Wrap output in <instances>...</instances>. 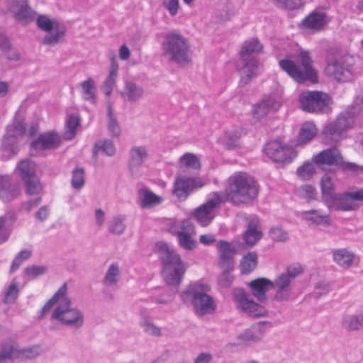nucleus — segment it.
I'll list each match as a JSON object with an SVG mask.
<instances>
[{
    "mask_svg": "<svg viewBox=\"0 0 363 363\" xmlns=\"http://www.w3.org/2000/svg\"><path fill=\"white\" fill-rule=\"evenodd\" d=\"M258 193L259 186L252 177L245 172H235L228 180L225 194L219 191L209 194L206 201L193 210L191 216L199 225L207 227L226 201L235 206L248 205L257 199Z\"/></svg>",
    "mask_w": 363,
    "mask_h": 363,
    "instance_id": "f257e3e1",
    "label": "nucleus"
},
{
    "mask_svg": "<svg viewBox=\"0 0 363 363\" xmlns=\"http://www.w3.org/2000/svg\"><path fill=\"white\" fill-rule=\"evenodd\" d=\"M68 287L67 283H64L53 296L45 303L42 308L39 319H43L50 312L52 308L56 307L52 312L50 319L56 320L62 325L79 329L82 328L84 322L83 312L76 308L72 307V301L67 296Z\"/></svg>",
    "mask_w": 363,
    "mask_h": 363,
    "instance_id": "f03ea898",
    "label": "nucleus"
},
{
    "mask_svg": "<svg viewBox=\"0 0 363 363\" xmlns=\"http://www.w3.org/2000/svg\"><path fill=\"white\" fill-rule=\"evenodd\" d=\"M263 45L256 38L245 40L239 52V59L236 62V69L238 71L242 86L248 84L253 78L258 75L259 62L255 57L263 52Z\"/></svg>",
    "mask_w": 363,
    "mask_h": 363,
    "instance_id": "7ed1b4c3",
    "label": "nucleus"
},
{
    "mask_svg": "<svg viewBox=\"0 0 363 363\" xmlns=\"http://www.w3.org/2000/svg\"><path fill=\"white\" fill-rule=\"evenodd\" d=\"M156 249L162 264V277L169 286H178L186 272V264L179 255L164 242L156 244Z\"/></svg>",
    "mask_w": 363,
    "mask_h": 363,
    "instance_id": "20e7f679",
    "label": "nucleus"
},
{
    "mask_svg": "<svg viewBox=\"0 0 363 363\" xmlns=\"http://www.w3.org/2000/svg\"><path fill=\"white\" fill-rule=\"evenodd\" d=\"M210 291L208 284L199 281L189 284L180 296L183 302L191 303L196 315L203 316L214 313L216 308L213 298L208 294Z\"/></svg>",
    "mask_w": 363,
    "mask_h": 363,
    "instance_id": "39448f33",
    "label": "nucleus"
},
{
    "mask_svg": "<svg viewBox=\"0 0 363 363\" xmlns=\"http://www.w3.org/2000/svg\"><path fill=\"white\" fill-rule=\"evenodd\" d=\"M162 49L164 57L179 66H186L191 61L190 43L177 33H169L164 36Z\"/></svg>",
    "mask_w": 363,
    "mask_h": 363,
    "instance_id": "423d86ee",
    "label": "nucleus"
},
{
    "mask_svg": "<svg viewBox=\"0 0 363 363\" xmlns=\"http://www.w3.org/2000/svg\"><path fill=\"white\" fill-rule=\"evenodd\" d=\"M312 60L308 52L300 50L296 58V62L290 60L279 61L280 67L298 82L310 81L318 82L315 71L312 67Z\"/></svg>",
    "mask_w": 363,
    "mask_h": 363,
    "instance_id": "0eeeda50",
    "label": "nucleus"
},
{
    "mask_svg": "<svg viewBox=\"0 0 363 363\" xmlns=\"http://www.w3.org/2000/svg\"><path fill=\"white\" fill-rule=\"evenodd\" d=\"M354 60L352 55H343L329 62L325 72L337 82H347L354 78Z\"/></svg>",
    "mask_w": 363,
    "mask_h": 363,
    "instance_id": "6e6552de",
    "label": "nucleus"
},
{
    "mask_svg": "<svg viewBox=\"0 0 363 363\" xmlns=\"http://www.w3.org/2000/svg\"><path fill=\"white\" fill-rule=\"evenodd\" d=\"M36 24L40 30L46 32L42 41L43 45L52 47L63 42L66 28L57 20L50 19L44 15H40L37 18Z\"/></svg>",
    "mask_w": 363,
    "mask_h": 363,
    "instance_id": "1a4fd4ad",
    "label": "nucleus"
},
{
    "mask_svg": "<svg viewBox=\"0 0 363 363\" xmlns=\"http://www.w3.org/2000/svg\"><path fill=\"white\" fill-rule=\"evenodd\" d=\"M355 201L363 202V188L342 194L335 193L325 200L324 203L331 211H350L357 208Z\"/></svg>",
    "mask_w": 363,
    "mask_h": 363,
    "instance_id": "9d476101",
    "label": "nucleus"
},
{
    "mask_svg": "<svg viewBox=\"0 0 363 363\" xmlns=\"http://www.w3.org/2000/svg\"><path fill=\"white\" fill-rule=\"evenodd\" d=\"M232 298L236 308L250 316L258 318L267 315L265 308L255 302L242 288H235L233 290Z\"/></svg>",
    "mask_w": 363,
    "mask_h": 363,
    "instance_id": "9b49d317",
    "label": "nucleus"
},
{
    "mask_svg": "<svg viewBox=\"0 0 363 363\" xmlns=\"http://www.w3.org/2000/svg\"><path fill=\"white\" fill-rule=\"evenodd\" d=\"M299 100L301 108L311 113L324 111L331 101L328 94L318 91H304L301 94Z\"/></svg>",
    "mask_w": 363,
    "mask_h": 363,
    "instance_id": "f8f14e48",
    "label": "nucleus"
},
{
    "mask_svg": "<svg viewBox=\"0 0 363 363\" xmlns=\"http://www.w3.org/2000/svg\"><path fill=\"white\" fill-rule=\"evenodd\" d=\"M264 151L267 156L275 162H290L296 157V150L274 140L266 144Z\"/></svg>",
    "mask_w": 363,
    "mask_h": 363,
    "instance_id": "ddd939ff",
    "label": "nucleus"
},
{
    "mask_svg": "<svg viewBox=\"0 0 363 363\" xmlns=\"http://www.w3.org/2000/svg\"><path fill=\"white\" fill-rule=\"evenodd\" d=\"M203 186V184L196 178L178 176L174 180L172 192L179 200L184 201L194 189Z\"/></svg>",
    "mask_w": 363,
    "mask_h": 363,
    "instance_id": "4468645a",
    "label": "nucleus"
},
{
    "mask_svg": "<svg viewBox=\"0 0 363 363\" xmlns=\"http://www.w3.org/2000/svg\"><path fill=\"white\" fill-rule=\"evenodd\" d=\"M25 130L24 125L20 121H14L8 125L2 142V147L4 150L10 152L12 155H16L18 150L17 141L20 137L23 135Z\"/></svg>",
    "mask_w": 363,
    "mask_h": 363,
    "instance_id": "2eb2a0df",
    "label": "nucleus"
},
{
    "mask_svg": "<svg viewBox=\"0 0 363 363\" xmlns=\"http://www.w3.org/2000/svg\"><path fill=\"white\" fill-rule=\"evenodd\" d=\"M60 144V138L56 133H44L40 134L36 140L30 143L31 155H35L38 151L56 148Z\"/></svg>",
    "mask_w": 363,
    "mask_h": 363,
    "instance_id": "dca6fc26",
    "label": "nucleus"
},
{
    "mask_svg": "<svg viewBox=\"0 0 363 363\" xmlns=\"http://www.w3.org/2000/svg\"><path fill=\"white\" fill-rule=\"evenodd\" d=\"M312 162L317 166L325 169L324 166H339L342 163V156L338 149L330 147L314 155Z\"/></svg>",
    "mask_w": 363,
    "mask_h": 363,
    "instance_id": "f3484780",
    "label": "nucleus"
},
{
    "mask_svg": "<svg viewBox=\"0 0 363 363\" xmlns=\"http://www.w3.org/2000/svg\"><path fill=\"white\" fill-rule=\"evenodd\" d=\"M280 101L273 96H268L253 106V117L257 120L265 118L271 111H277L281 107Z\"/></svg>",
    "mask_w": 363,
    "mask_h": 363,
    "instance_id": "a211bd4d",
    "label": "nucleus"
},
{
    "mask_svg": "<svg viewBox=\"0 0 363 363\" xmlns=\"http://www.w3.org/2000/svg\"><path fill=\"white\" fill-rule=\"evenodd\" d=\"M272 285V281L267 278H257L247 283L252 295L261 303L267 301L266 293Z\"/></svg>",
    "mask_w": 363,
    "mask_h": 363,
    "instance_id": "6ab92c4d",
    "label": "nucleus"
},
{
    "mask_svg": "<svg viewBox=\"0 0 363 363\" xmlns=\"http://www.w3.org/2000/svg\"><path fill=\"white\" fill-rule=\"evenodd\" d=\"M303 273V268L298 264L289 266L286 272L281 273L272 281V285H280L286 289H292L291 284L294 279Z\"/></svg>",
    "mask_w": 363,
    "mask_h": 363,
    "instance_id": "aec40b11",
    "label": "nucleus"
},
{
    "mask_svg": "<svg viewBox=\"0 0 363 363\" xmlns=\"http://www.w3.org/2000/svg\"><path fill=\"white\" fill-rule=\"evenodd\" d=\"M303 28L312 32L322 30L327 23V15L325 12L314 11L308 15L301 22Z\"/></svg>",
    "mask_w": 363,
    "mask_h": 363,
    "instance_id": "412c9836",
    "label": "nucleus"
},
{
    "mask_svg": "<svg viewBox=\"0 0 363 363\" xmlns=\"http://www.w3.org/2000/svg\"><path fill=\"white\" fill-rule=\"evenodd\" d=\"M332 255L333 262L344 269L352 267L356 257L354 252L347 247L333 250Z\"/></svg>",
    "mask_w": 363,
    "mask_h": 363,
    "instance_id": "4be33fe9",
    "label": "nucleus"
},
{
    "mask_svg": "<svg viewBox=\"0 0 363 363\" xmlns=\"http://www.w3.org/2000/svg\"><path fill=\"white\" fill-rule=\"evenodd\" d=\"M342 328L347 332L363 328V311L357 313H345L341 319Z\"/></svg>",
    "mask_w": 363,
    "mask_h": 363,
    "instance_id": "5701e85b",
    "label": "nucleus"
},
{
    "mask_svg": "<svg viewBox=\"0 0 363 363\" xmlns=\"http://www.w3.org/2000/svg\"><path fill=\"white\" fill-rule=\"evenodd\" d=\"M301 218L307 222L317 225L329 226L331 220L329 215L323 213L319 210L311 209L301 213Z\"/></svg>",
    "mask_w": 363,
    "mask_h": 363,
    "instance_id": "b1692460",
    "label": "nucleus"
},
{
    "mask_svg": "<svg viewBox=\"0 0 363 363\" xmlns=\"http://www.w3.org/2000/svg\"><path fill=\"white\" fill-rule=\"evenodd\" d=\"M121 277V269L117 263L111 264L102 279V284L108 289H115L118 286Z\"/></svg>",
    "mask_w": 363,
    "mask_h": 363,
    "instance_id": "393cba45",
    "label": "nucleus"
},
{
    "mask_svg": "<svg viewBox=\"0 0 363 363\" xmlns=\"http://www.w3.org/2000/svg\"><path fill=\"white\" fill-rule=\"evenodd\" d=\"M18 194V186L11 184L8 177L0 175V198L7 202L16 198Z\"/></svg>",
    "mask_w": 363,
    "mask_h": 363,
    "instance_id": "a878e982",
    "label": "nucleus"
},
{
    "mask_svg": "<svg viewBox=\"0 0 363 363\" xmlns=\"http://www.w3.org/2000/svg\"><path fill=\"white\" fill-rule=\"evenodd\" d=\"M140 196V205L142 208L150 209L160 205L163 201V198L157 195L147 189H141L139 191Z\"/></svg>",
    "mask_w": 363,
    "mask_h": 363,
    "instance_id": "bb28decb",
    "label": "nucleus"
},
{
    "mask_svg": "<svg viewBox=\"0 0 363 363\" xmlns=\"http://www.w3.org/2000/svg\"><path fill=\"white\" fill-rule=\"evenodd\" d=\"M258 221L252 219L248 223L247 229L243 234L245 243L249 246H253L262 237V233L257 229Z\"/></svg>",
    "mask_w": 363,
    "mask_h": 363,
    "instance_id": "cd10ccee",
    "label": "nucleus"
},
{
    "mask_svg": "<svg viewBox=\"0 0 363 363\" xmlns=\"http://www.w3.org/2000/svg\"><path fill=\"white\" fill-rule=\"evenodd\" d=\"M16 342L8 340L0 345V363H12L16 359Z\"/></svg>",
    "mask_w": 363,
    "mask_h": 363,
    "instance_id": "c85d7f7f",
    "label": "nucleus"
},
{
    "mask_svg": "<svg viewBox=\"0 0 363 363\" xmlns=\"http://www.w3.org/2000/svg\"><path fill=\"white\" fill-rule=\"evenodd\" d=\"M317 133L315 125L311 122L304 123L299 131L296 145H303L313 140Z\"/></svg>",
    "mask_w": 363,
    "mask_h": 363,
    "instance_id": "c756f323",
    "label": "nucleus"
},
{
    "mask_svg": "<svg viewBox=\"0 0 363 363\" xmlns=\"http://www.w3.org/2000/svg\"><path fill=\"white\" fill-rule=\"evenodd\" d=\"M167 230L177 238L186 231H194V224L189 220H174L167 225Z\"/></svg>",
    "mask_w": 363,
    "mask_h": 363,
    "instance_id": "7c9ffc66",
    "label": "nucleus"
},
{
    "mask_svg": "<svg viewBox=\"0 0 363 363\" xmlns=\"http://www.w3.org/2000/svg\"><path fill=\"white\" fill-rule=\"evenodd\" d=\"M16 171L19 174L23 181L37 176L35 174V164L28 159L20 162L16 168Z\"/></svg>",
    "mask_w": 363,
    "mask_h": 363,
    "instance_id": "2f4dec72",
    "label": "nucleus"
},
{
    "mask_svg": "<svg viewBox=\"0 0 363 363\" xmlns=\"http://www.w3.org/2000/svg\"><path fill=\"white\" fill-rule=\"evenodd\" d=\"M14 18L20 22L28 23L33 21L36 17L37 13L28 5V3L21 6L13 13Z\"/></svg>",
    "mask_w": 363,
    "mask_h": 363,
    "instance_id": "473e14b6",
    "label": "nucleus"
},
{
    "mask_svg": "<svg viewBox=\"0 0 363 363\" xmlns=\"http://www.w3.org/2000/svg\"><path fill=\"white\" fill-rule=\"evenodd\" d=\"M83 99L91 103L96 102V86L94 80L89 77L80 84Z\"/></svg>",
    "mask_w": 363,
    "mask_h": 363,
    "instance_id": "72a5a7b5",
    "label": "nucleus"
},
{
    "mask_svg": "<svg viewBox=\"0 0 363 363\" xmlns=\"http://www.w3.org/2000/svg\"><path fill=\"white\" fill-rule=\"evenodd\" d=\"M16 359H31L38 357L42 353V350L39 345H33L32 347L19 349L16 342Z\"/></svg>",
    "mask_w": 363,
    "mask_h": 363,
    "instance_id": "f704fd0d",
    "label": "nucleus"
},
{
    "mask_svg": "<svg viewBox=\"0 0 363 363\" xmlns=\"http://www.w3.org/2000/svg\"><path fill=\"white\" fill-rule=\"evenodd\" d=\"M241 135L242 131L240 129L226 131L223 138L225 147L228 150L238 147L240 145Z\"/></svg>",
    "mask_w": 363,
    "mask_h": 363,
    "instance_id": "c9c22d12",
    "label": "nucleus"
},
{
    "mask_svg": "<svg viewBox=\"0 0 363 363\" xmlns=\"http://www.w3.org/2000/svg\"><path fill=\"white\" fill-rule=\"evenodd\" d=\"M257 264V255L255 252H249L245 255L240 262V269L242 274H249L253 271Z\"/></svg>",
    "mask_w": 363,
    "mask_h": 363,
    "instance_id": "e433bc0d",
    "label": "nucleus"
},
{
    "mask_svg": "<svg viewBox=\"0 0 363 363\" xmlns=\"http://www.w3.org/2000/svg\"><path fill=\"white\" fill-rule=\"evenodd\" d=\"M124 220L125 217L123 216L118 215L113 217L108 224V232L116 235L123 234L125 229Z\"/></svg>",
    "mask_w": 363,
    "mask_h": 363,
    "instance_id": "4c0bfd02",
    "label": "nucleus"
},
{
    "mask_svg": "<svg viewBox=\"0 0 363 363\" xmlns=\"http://www.w3.org/2000/svg\"><path fill=\"white\" fill-rule=\"evenodd\" d=\"M194 231H186L177 238L179 245L185 250H193L197 246L196 240L193 238Z\"/></svg>",
    "mask_w": 363,
    "mask_h": 363,
    "instance_id": "58836bf2",
    "label": "nucleus"
},
{
    "mask_svg": "<svg viewBox=\"0 0 363 363\" xmlns=\"http://www.w3.org/2000/svg\"><path fill=\"white\" fill-rule=\"evenodd\" d=\"M107 110H108V129L110 135L112 137H119L121 133L118 123L116 118L113 116L111 104L110 101H107Z\"/></svg>",
    "mask_w": 363,
    "mask_h": 363,
    "instance_id": "ea45409f",
    "label": "nucleus"
},
{
    "mask_svg": "<svg viewBox=\"0 0 363 363\" xmlns=\"http://www.w3.org/2000/svg\"><path fill=\"white\" fill-rule=\"evenodd\" d=\"M320 187L323 202H325V200L328 197L333 196L335 194L334 193L335 184L333 183V179L328 174H325L322 177L320 180Z\"/></svg>",
    "mask_w": 363,
    "mask_h": 363,
    "instance_id": "a19ab883",
    "label": "nucleus"
},
{
    "mask_svg": "<svg viewBox=\"0 0 363 363\" xmlns=\"http://www.w3.org/2000/svg\"><path fill=\"white\" fill-rule=\"evenodd\" d=\"M79 123L80 119L79 116L75 115L69 116L66 122V130L64 133V138L65 140H72L75 136Z\"/></svg>",
    "mask_w": 363,
    "mask_h": 363,
    "instance_id": "79ce46f5",
    "label": "nucleus"
},
{
    "mask_svg": "<svg viewBox=\"0 0 363 363\" xmlns=\"http://www.w3.org/2000/svg\"><path fill=\"white\" fill-rule=\"evenodd\" d=\"M111 60V68L109 70V73L104 82L103 86H111L113 87L116 82V79L117 77L118 69V64L117 62V59L113 52L111 53L110 56Z\"/></svg>",
    "mask_w": 363,
    "mask_h": 363,
    "instance_id": "37998d69",
    "label": "nucleus"
},
{
    "mask_svg": "<svg viewBox=\"0 0 363 363\" xmlns=\"http://www.w3.org/2000/svg\"><path fill=\"white\" fill-rule=\"evenodd\" d=\"M179 164L181 168L199 169L200 162L196 155L192 153H186L182 156L179 160Z\"/></svg>",
    "mask_w": 363,
    "mask_h": 363,
    "instance_id": "c03bdc74",
    "label": "nucleus"
},
{
    "mask_svg": "<svg viewBox=\"0 0 363 363\" xmlns=\"http://www.w3.org/2000/svg\"><path fill=\"white\" fill-rule=\"evenodd\" d=\"M342 134L333 122L328 124L323 130L325 139L335 143L342 139Z\"/></svg>",
    "mask_w": 363,
    "mask_h": 363,
    "instance_id": "a18cd8bd",
    "label": "nucleus"
},
{
    "mask_svg": "<svg viewBox=\"0 0 363 363\" xmlns=\"http://www.w3.org/2000/svg\"><path fill=\"white\" fill-rule=\"evenodd\" d=\"M316 173L314 164L306 162L296 170L297 175L303 180L311 179Z\"/></svg>",
    "mask_w": 363,
    "mask_h": 363,
    "instance_id": "49530a36",
    "label": "nucleus"
},
{
    "mask_svg": "<svg viewBox=\"0 0 363 363\" xmlns=\"http://www.w3.org/2000/svg\"><path fill=\"white\" fill-rule=\"evenodd\" d=\"M217 247L220 258H233L236 252L235 247L230 242L225 240H219Z\"/></svg>",
    "mask_w": 363,
    "mask_h": 363,
    "instance_id": "de8ad7c7",
    "label": "nucleus"
},
{
    "mask_svg": "<svg viewBox=\"0 0 363 363\" xmlns=\"http://www.w3.org/2000/svg\"><path fill=\"white\" fill-rule=\"evenodd\" d=\"M271 289H275L274 300L278 302L287 301L292 295V289H286L280 285H272Z\"/></svg>",
    "mask_w": 363,
    "mask_h": 363,
    "instance_id": "09e8293b",
    "label": "nucleus"
},
{
    "mask_svg": "<svg viewBox=\"0 0 363 363\" xmlns=\"http://www.w3.org/2000/svg\"><path fill=\"white\" fill-rule=\"evenodd\" d=\"M71 184L74 189H81L84 184V170L82 167H77L72 171Z\"/></svg>",
    "mask_w": 363,
    "mask_h": 363,
    "instance_id": "8fccbe9b",
    "label": "nucleus"
},
{
    "mask_svg": "<svg viewBox=\"0 0 363 363\" xmlns=\"http://www.w3.org/2000/svg\"><path fill=\"white\" fill-rule=\"evenodd\" d=\"M27 194L34 195L39 194L42 190V186L38 177H33L23 181Z\"/></svg>",
    "mask_w": 363,
    "mask_h": 363,
    "instance_id": "3c124183",
    "label": "nucleus"
},
{
    "mask_svg": "<svg viewBox=\"0 0 363 363\" xmlns=\"http://www.w3.org/2000/svg\"><path fill=\"white\" fill-rule=\"evenodd\" d=\"M337 128H339L342 133L345 132L348 128H351L354 123V119L350 116L341 115L335 121L333 122Z\"/></svg>",
    "mask_w": 363,
    "mask_h": 363,
    "instance_id": "603ef678",
    "label": "nucleus"
},
{
    "mask_svg": "<svg viewBox=\"0 0 363 363\" xmlns=\"http://www.w3.org/2000/svg\"><path fill=\"white\" fill-rule=\"evenodd\" d=\"M299 196L308 202L316 199L317 191L311 185H303L298 190Z\"/></svg>",
    "mask_w": 363,
    "mask_h": 363,
    "instance_id": "864d4df0",
    "label": "nucleus"
},
{
    "mask_svg": "<svg viewBox=\"0 0 363 363\" xmlns=\"http://www.w3.org/2000/svg\"><path fill=\"white\" fill-rule=\"evenodd\" d=\"M18 293L19 290L17 284L12 283L5 292L4 302L6 304L13 303L18 296Z\"/></svg>",
    "mask_w": 363,
    "mask_h": 363,
    "instance_id": "5fc2aeb1",
    "label": "nucleus"
},
{
    "mask_svg": "<svg viewBox=\"0 0 363 363\" xmlns=\"http://www.w3.org/2000/svg\"><path fill=\"white\" fill-rule=\"evenodd\" d=\"M96 146L107 156L112 157L116 154V148L113 143L109 140H100L96 143Z\"/></svg>",
    "mask_w": 363,
    "mask_h": 363,
    "instance_id": "6e6d98bb",
    "label": "nucleus"
},
{
    "mask_svg": "<svg viewBox=\"0 0 363 363\" xmlns=\"http://www.w3.org/2000/svg\"><path fill=\"white\" fill-rule=\"evenodd\" d=\"M141 326L146 333L151 335L160 336L161 334L160 328L155 325L149 318H145L142 322Z\"/></svg>",
    "mask_w": 363,
    "mask_h": 363,
    "instance_id": "4d7b16f0",
    "label": "nucleus"
},
{
    "mask_svg": "<svg viewBox=\"0 0 363 363\" xmlns=\"http://www.w3.org/2000/svg\"><path fill=\"white\" fill-rule=\"evenodd\" d=\"M121 94L125 100L134 101L136 97V84L133 82H126Z\"/></svg>",
    "mask_w": 363,
    "mask_h": 363,
    "instance_id": "13d9d810",
    "label": "nucleus"
},
{
    "mask_svg": "<svg viewBox=\"0 0 363 363\" xmlns=\"http://www.w3.org/2000/svg\"><path fill=\"white\" fill-rule=\"evenodd\" d=\"M47 268L45 266L33 265L25 269V274L33 279L45 273Z\"/></svg>",
    "mask_w": 363,
    "mask_h": 363,
    "instance_id": "bf43d9fd",
    "label": "nucleus"
},
{
    "mask_svg": "<svg viewBox=\"0 0 363 363\" xmlns=\"http://www.w3.org/2000/svg\"><path fill=\"white\" fill-rule=\"evenodd\" d=\"M342 170L347 172H351L354 174L363 173V166L357 164L353 162H345L342 160V163L340 165Z\"/></svg>",
    "mask_w": 363,
    "mask_h": 363,
    "instance_id": "052dcab7",
    "label": "nucleus"
},
{
    "mask_svg": "<svg viewBox=\"0 0 363 363\" xmlns=\"http://www.w3.org/2000/svg\"><path fill=\"white\" fill-rule=\"evenodd\" d=\"M254 330L253 328L246 330L243 333L239 335L238 338L245 343L257 341L259 337L255 335Z\"/></svg>",
    "mask_w": 363,
    "mask_h": 363,
    "instance_id": "680f3d73",
    "label": "nucleus"
},
{
    "mask_svg": "<svg viewBox=\"0 0 363 363\" xmlns=\"http://www.w3.org/2000/svg\"><path fill=\"white\" fill-rule=\"evenodd\" d=\"M269 235L272 239L277 241H284L288 238L287 233L279 227L271 229Z\"/></svg>",
    "mask_w": 363,
    "mask_h": 363,
    "instance_id": "e2e57ef3",
    "label": "nucleus"
},
{
    "mask_svg": "<svg viewBox=\"0 0 363 363\" xmlns=\"http://www.w3.org/2000/svg\"><path fill=\"white\" fill-rule=\"evenodd\" d=\"M284 9H296L301 5V0H275Z\"/></svg>",
    "mask_w": 363,
    "mask_h": 363,
    "instance_id": "0e129e2a",
    "label": "nucleus"
},
{
    "mask_svg": "<svg viewBox=\"0 0 363 363\" xmlns=\"http://www.w3.org/2000/svg\"><path fill=\"white\" fill-rule=\"evenodd\" d=\"M6 217H0V244L7 241L9 237V232L6 227Z\"/></svg>",
    "mask_w": 363,
    "mask_h": 363,
    "instance_id": "69168bd1",
    "label": "nucleus"
},
{
    "mask_svg": "<svg viewBox=\"0 0 363 363\" xmlns=\"http://www.w3.org/2000/svg\"><path fill=\"white\" fill-rule=\"evenodd\" d=\"M164 8L169 11L172 16H175L179 10V0H169L164 2Z\"/></svg>",
    "mask_w": 363,
    "mask_h": 363,
    "instance_id": "338daca9",
    "label": "nucleus"
},
{
    "mask_svg": "<svg viewBox=\"0 0 363 363\" xmlns=\"http://www.w3.org/2000/svg\"><path fill=\"white\" fill-rule=\"evenodd\" d=\"M220 266L223 272H232L234 269L233 258H220Z\"/></svg>",
    "mask_w": 363,
    "mask_h": 363,
    "instance_id": "774afa93",
    "label": "nucleus"
}]
</instances>
